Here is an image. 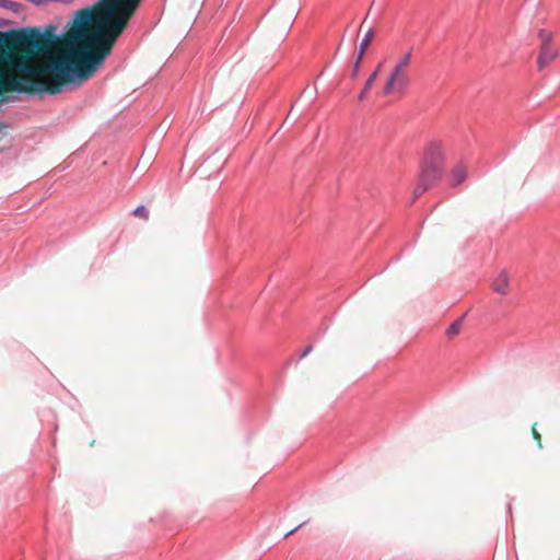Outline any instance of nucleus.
<instances>
[{"label": "nucleus", "mask_w": 560, "mask_h": 560, "mask_svg": "<svg viewBox=\"0 0 560 560\" xmlns=\"http://www.w3.org/2000/svg\"><path fill=\"white\" fill-rule=\"evenodd\" d=\"M410 59L411 52H407L394 66L381 91L382 96H402L406 93V90L410 83V78L408 74Z\"/></svg>", "instance_id": "f03ea898"}, {"label": "nucleus", "mask_w": 560, "mask_h": 560, "mask_svg": "<svg viewBox=\"0 0 560 560\" xmlns=\"http://www.w3.org/2000/svg\"><path fill=\"white\" fill-rule=\"evenodd\" d=\"M443 174L444 167L422 162L420 180L415 188V196L418 197L434 186L442 178Z\"/></svg>", "instance_id": "7ed1b4c3"}, {"label": "nucleus", "mask_w": 560, "mask_h": 560, "mask_svg": "<svg viewBox=\"0 0 560 560\" xmlns=\"http://www.w3.org/2000/svg\"><path fill=\"white\" fill-rule=\"evenodd\" d=\"M467 178V166L463 163L456 164L450 174V185L456 187Z\"/></svg>", "instance_id": "0eeeda50"}, {"label": "nucleus", "mask_w": 560, "mask_h": 560, "mask_svg": "<svg viewBox=\"0 0 560 560\" xmlns=\"http://www.w3.org/2000/svg\"><path fill=\"white\" fill-rule=\"evenodd\" d=\"M423 163L444 167L445 148L440 141H431L424 150Z\"/></svg>", "instance_id": "20e7f679"}, {"label": "nucleus", "mask_w": 560, "mask_h": 560, "mask_svg": "<svg viewBox=\"0 0 560 560\" xmlns=\"http://www.w3.org/2000/svg\"><path fill=\"white\" fill-rule=\"evenodd\" d=\"M5 37V34L3 35L2 39L0 40V51L5 52V48L3 47V39ZM5 93V70L0 67V95Z\"/></svg>", "instance_id": "9d476101"}, {"label": "nucleus", "mask_w": 560, "mask_h": 560, "mask_svg": "<svg viewBox=\"0 0 560 560\" xmlns=\"http://www.w3.org/2000/svg\"><path fill=\"white\" fill-rule=\"evenodd\" d=\"M141 0H98L75 13L63 39L49 25L10 32L3 39L9 54L28 65L44 57L39 65H103L127 28Z\"/></svg>", "instance_id": "f257e3e1"}, {"label": "nucleus", "mask_w": 560, "mask_h": 560, "mask_svg": "<svg viewBox=\"0 0 560 560\" xmlns=\"http://www.w3.org/2000/svg\"><path fill=\"white\" fill-rule=\"evenodd\" d=\"M363 57L364 56H360L358 54V57H357V59L354 61L353 69H352V74H351L352 78H357L358 77L359 71H360V67H361V63H362V60H363Z\"/></svg>", "instance_id": "4468645a"}, {"label": "nucleus", "mask_w": 560, "mask_h": 560, "mask_svg": "<svg viewBox=\"0 0 560 560\" xmlns=\"http://www.w3.org/2000/svg\"><path fill=\"white\" fill-rule=\"evenodd\" d=\"M364 22H365V20L360 24V30H362Z\"/></svg>", "instance_id": "6ab92c4d"}, {"label": "nucleus", "mask_w": 560, "mask_h": 560, "mask_svg": "<svg viewBox=\"0 0 560 560\" xmlns=\"http://www.w3.org/2000/svg\"><path fill=\"white\" fill-rule=\"evenodd\" d=\"M369 91H365V88L362 89L361 93L359 94V101H364L368 96Z\"/></svg>", "instance_id": "dca6fc26"}, {"label": "nucleus", "mask_w": 560, "mask_h": 560, "mask_svg": "<svg viewBox=\"0 0 560 560\" xmlns=\"http://www.w3.org/2000/svg\"><path fill=\"white\" fill-rule=\"evenodd\" d=\"M539 37L542 40V45L537 63L539 69H544L557 57V51L550 45V34L541 30L539 32Z\"/></svg>", "instance_id": "39448f33"}, {"label": "nucleus", "mask_w": 560, "mask_h": 560, "mask_svg": "<svg viewBox=\"0 0 560 560\" xmlns=\"http://www.w3.org/2000/svg\"><path fill=\"white\" fill-rule=\"evenodd\" d=\"M382 63H378L376 70L369 77L363 88H365V91H370V89L373 86L380 70H381Z\"/></svg>", "instance_id": "9b49d317"}, {"label": "nucleus", "mask_w": 560, "mask_h": 560, "mask_svg": "<svg viewBox=\"0 0 560 560\" xmlns=\"http://www.w3.org/2000/svg\"><path fill=\"white\" fill-rule=\"evenodd\" d=\"M300 526H298L296 528L290 530L285 536L288 537L289 535L293 534Z\"/></svg>", "instance_id": "a211bd4d"}, {"label": "nucleus", "mask_w": 560, "mask_h": 560, "mask_svg": "<svg viewBox=\"0 0 560 560\" xmlns=\"http://www.w3.org/2000/svg\"><path fill=\"white\" fill-rule=\"evenodd\" d=\"M495 293L506 295L510 292V276L506 270H501L491 283Z\"/></svg>", "instance_id": "423d86ee"}, {"label": "nucleus", "mask_w": 560, "mask_h": 560, "mask_svg": "<svg viewBox=\"0 0 560 560\" xmlns=\"http://www.w3.org/2000/svg\"><path fill=\"white\" fill-rule=\"evenodd\" d=\"M462 326H463V319L459 318L457 320H455L454 323H452L450 325V327L446 329V336L452 339L454 338L455 336H457L462 329Z\"/></svg>", "instance_id": "1a4fd4ad"}, {"label": "nucleus", "mask_w": 560, "mask_h": 560, "mask_svg": "<svg viewBox=\"0 0 560 560\" xmlns=\"http://www.w3.org/2000/svg\"><path fill=\"white\" fill-rule=\"evenodd\" d=\"M133 214L140 219L148 220L149 219V211L144 206H139L135 209Z\"/></svg>", "instance_id": "f8f14e48"}, {"label": "nucleus", "mask_w": 560, "mask_h": 560, "mask_svg": "<svg viewBox=\"0 0 560 560\" xmlns=\"http://www.w3.org/2000/svg\"><path fill=\"white\" fill-rule=\"evenodd\" d=\"M374 35H375V32L372 28H369L360 44V48H359L360 56L365 55L368 47L370 46L371 42L374 38Z\"/></svg>", "instance_id": "6e6552de"}, {"label": "nucleus", "mask_w": 560, "mask_h": 560, "mask_svg": "<svg viewBox=\"0 0 560 560\" xmlns=\"http://www.w3.org/2000/svg\"><path fill=\"white\" fill-rule=\"evenodd\" d=\"M13 5H15V3L10 0H0V7L2 8L12 9Z\"/></svg>", "instance_id": "2eb2a0df"}, {"label": "nucleus", "mask_w": 560, "mask_h": 560, "mask_svg": "<svg viewBox=\"0 0 560 560\" xmlns=\"http://www.w3.org/2000/svg\"><path fill=\"white\" fill-rule=\"evenodd\" d=\"M532 435H533V439L536 441L538 447L542 448L541 435H540V433L537 430V423H534L532 425Z\"/></svg>", "instance_id": "ddd939ff"}, {"label": "nucleus", "mask_w": 560, "mask_h": 560, "mask_svg": "<svg viewBox=\"0 0 560 560\" xmlns=\"http://www.w3.org/2000/svg\"><path fill=\"white\" fill-rule=\"evenodd\" d=\"M311 350H312V347H307L302 355L303 357L307 355L311 352Z\"/></svg>", "instance_id": "f3484780"}]
</instances>
